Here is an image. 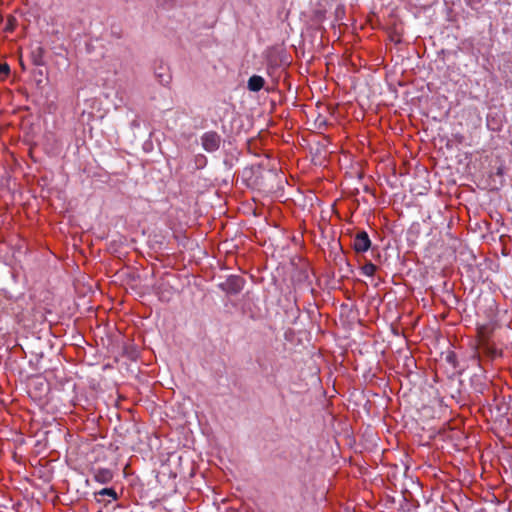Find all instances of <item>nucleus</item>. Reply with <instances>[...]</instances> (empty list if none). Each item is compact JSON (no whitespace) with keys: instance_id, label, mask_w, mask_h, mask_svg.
Segmentation results:
<instances>
[{"instance_id":"obj_1","label":"nucleus","mask_w":512,"mask_h":512,"mask_svg":"<svg viewBox=\"0 0 512 512\" xmlns=\"http://www.w3.org/2000/svg\"><path fill=\"white\" fill-rule=\"evenodd\" d=\"M201 141L202 146L206 151L213 152L219 148L221 138L216 132L209 131L203 134Z\"/></svg>"},{"instance_id":"obj_2","label":"nucleus","mask_w":512,"mask_h":512,"mask_svg":"<svg viewBox=\"0 0 512 512\" xmlns=\"http://www.w3.org/2000/svg\"><path fill=\"white\" fill-rule=\"evenodd\" d=\"M371 240L365 231L358 232L353 240V249L357 253H364L369 250Z\"/></svg>"},{"instance_id":"obj_3","label":"nucleus","mask_w":512,"mask_h":512,"mask_svg":"<svg viewBox=\"0 0 512 512\" xmlns=\"http://www.w3.org/2000/svg\"><path fill=\"white\" fill-rule=\"evenodd\" d=\"M114 478V472L109 468H97L93 470V479L99 484H108Z\"/></svg>"},{"instance_id":"obj_4","label":"nucleus","mask_w":512,"mask_h":512,"mask_svg":"<svg viewBox=\"0 0 512 512\" xmlns=\"http://www.w3.org/2000/svg\"><path fill=\"white\" fill-rule=\"evenodd\" d=\"M264 84L265 80L263 77L259 75H253L248 80V89L253 92H258L264 87Z\"/></svg>"},{"instance_id":"obj_5","label":"nucleus","mask_w":512,"mask_h":512,"mask_svg":"<svg viewBox=\"0 0 512 512\" xmlns=\"http://www.w3.org/2000/svg\"><path fill=\"white\" fill-rule=\"evenodd\" d=\"M100 496H108L111 498L110 500L107 501L106 504L118 499V494L115 491V489H113V488H104V489L100 490L98 493H96V497H100ZM97 501L102 502V499L97 498Z\"/></svg>"},{"instance_id":"obj_6","label":"nucleus","mask_w":512,"mask_h":512,"mask_svg":"<svg viewBox=\"0 0 512 512\" xmlns=\"http://www.w3.org/2000/svg\"><path fill=\"white\" fill-rule=\"evenodd\" d=\"M477 334L479 337L480 345L481 346L486 345V343L489 339V335H490L489 328L487 326H479L477 328Z\"/></svg>"},{"instance_id":"obj_7","label":"nucleus","mask_w":512,"mask_h":512,"mask_svg":"<svg viewBox=\"0 0 512 512\" xmlns=\"http://www.w3.org/2000/svg\"><path fill=\"white\" fill-rule=\"evenodd\" d=\"M376 271V266L372 263L366 264L363 267V272L367 276H373Z\"/></svg>"},{"instance_id":"obj_8","label":"nucleus","mask_w":512,"mask_h":512,"mask_svg":"<svg viewBox=\"0 0 512 512\" xmlns=\"http://www.w3.org/2000/svg\"><path fill=\"white\" fill-rule=\"evenodd\" d=\"M10 72L9 66L7 64L0 65V73L8 74Z\"/></svg>"}]
</instances>
